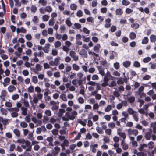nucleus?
<instances>
[{
	"mask_svg": "<svg viewBox=\"0 0 156 156\" xmlns=\"http://www.w3.org/2000/svg\"><path fill=\"white\" fill-rule=\"evenodd\" d=\"M148 38L147 37H145L144 38L142 39V43L143 44H147L148 42Z\"/></svg>",
	"mask_w": 156,
	"mask_h": 156,
	"instance_id": "49",
	"label": "nucleus"
},
{
	"mask_svg": "<svg viewBox=\"0 0 156 156\" xmlns=\"http://www.w3.org/2000/svg\"><path fill=\"white\" fill-rule=\"evenodd\" d=\"M66 24L69 27H71L72 25V23L70 20V18H67L65 20Z\"/></svg>",
	"mask_w": 156,
	"mask_h": 156,
	"instance_id": "35",
	"label": "nucleus"
},
{
	"mask_svg": "<svg viewBox=\"0 0 156 156\" xmlns=\"http://www.w3.org/2000/svg\"><path fill=\"white\" fill-rule=\"evenodd\" d=\"M13 132L14 134L17 137L20 136V131L17 129H15L13 130Z\"/></svg>",
	"mask_w": 156,
	"mask_h": 156,
	"instance_id": "38",
	"label": "nucleus"
},
{
	"mask_svg": "<svg viewBox=\"0 0 156 156\" xmlns=\"http://www.w3.org/2000/svg\"><path fill=\"white\" fill-rule=\"evenodd\" d=\"M128 101L131 103H133L135 101V97L134 96H131L128 98Z\"/></svg>",
	"mask_w": 156,
	"mask_h": 156,
	"instance_id": "45",
	"label": "nucleus"
},
{
	"mask_svg": "<svg viewBox=\"0 0 156 156\" xmlns=\"http://www.w3.org/2000/svg\"><path fill=\"white\" fill-rule=\"evenodd\" d=\"M108 126L109 128L113 129L115 127V124L114 123L111 122L108 123Z\"/></svg>",
	"mask_w": 156,
	"mask_h": 156,
	"instance_id": "58",
	"label": "nucleus"
},
{
	"mask_svg": "<svg viewBox=\"0 0 156 156\" xmlns=\"http://www.w3.org/2000/svg\"><path fill=\"white\" fill-rule=\"evenodd\" d=\"M24 120L27 122H30L31 120L30 115H28L26 116L24 118Z\"/></svg>",
	"mask_w": 156,
	"mask_h": 156,
	"instance_id": "59",
	"label": "nucleus"
},
{
	"mask_svg": "<svg viewBox=\"0 0 156 156\" xmlns=\"http://www.w3.org/2000/svg\"><path fill=\"white\" fill-rule=\"evenodd\" d=\"M32 82L34 84L37 83L38 82V78L37 77L35 76H32Z\"/></svg>",
	"mask_w": 156,
	"mask_h": 156,
	"instance_id": "29",
	"label": "nucleus"
},
{
	"mask_svg": "<svg viewBox=\"0 0 156 156\" xmlns=\"http://www.w3.org/2000/svg\"><path fill=\"white\" fill-rule=\"evenodd\" d=\"M131 27L132 28L136 29L139 27V25L136 23H134L131 25Z\"/></svg>",
	"mask_w": 156,
	"mask_h": 156,
	"instance_id": "52",
	"label": "nucleus"
},
{
	"mask_svg": "<svg viewBox=\"0 0 156 156\" xmlns=\"http://www.w3.org/2000/svg\"><path fill=\"white\" fill-rule=\"evenodd\" d=\"M147 147L149 149H152L154 147V144L152 141H150L147 144Z\"/></svg>",
	"mask_w": 156,
	"mask_h": 156,
	"instance_id": "34",
	"label": "nucleus"
},
{
	"mask_svg": "<svg viewBox=\"0 0 156 156\" xmlns=\"http://www.w3.org/2000/svg\"><path fill=\"white\" fill-rule=\"evenodd\" d=\"M44 113L46 116L48 117L51 116L52 115L51 111L49 109L46 110L44 111Z\"/></svg>",
	"mask_w": 156,
	"mask_h": 156,
	"instance_id": "39",
	"label": "nucleus"
},
{
	"mask_svg": "<svg viewBox=\"0 0 156 156\" xmlns=\"http://www.w3.org/2000/svg\"><path fill=\"white\" fill-rule=\"evenodd\" d=\"M101 46L100 44H98L95 45L93 48L94 50L96 52H98L99 51Z\"/></svg>",
	"mask_w": 156,
	"mask_h": 156,
	"instance_id": "27",
	"label": "nucleus"
},
{
	"mask_svg": "<svg viewBox=\"0 0 156 156\" xmlns=\"http://www.w3.org/2000/svg\"><path fill=\"white\" fill-rule=\"evenodd\" d=\"M19 95L17 94H13L11 97V99L13 100H16L19 98Z\"/></svg>",
	"mask_w": 156,
	"mask_h": 156,
	"instance_id": "55",
	"label": "nucleus"
},
{
	"mask_svg": "<svg viewBox=\"0 0 156 156\" xmlns=\"http://www.w3.org/2000/svg\"><path fill=\"white\" fill-rule=\"evenodd\" d=\"M78 101L79 104H83L84 103V99L82 97H79L78 99Z\"/></svg>",
	"mask_w": 156,
	"mask_h": 156,
	"instance_id": "61",
	"label": "nucleus"
},
{
	"mask_svg": "<svg viewBox=\"0 0 156 156\" xmlns=\"http://www.w3.org/2000/svg\"><path fill=\"white\" fill-rule=\"evenodd\" d=\"M134 120L136 122H137L139 120V117L138 116V114L136 112L133 115H132Z\"/></svg>",
	"mask_w": 156,
	"mask_h": 156,
	"instance_id": "26",
	"label": "nucleus"
},
{
	"mask_svg": "<svg viewBox=\"0 0 156 156\" xmlns=\"http://www.w3.org/2000/svg\"><path fill=\"white\" fill-rule=\"evenodd\" d=\"M136 37V34L135 33L133 32H131L129 34V37L132 39H134Z\"/></svg>",
	"mask_w": 156,
	"mask_h": 156,
	"instance_id": "53",
	"label": "nucleus"
},
{
	"mask_svg": "<svg viewBox=\"0 0 156 156\" xmlns=\"http://www.w3.org/2000/svg\"><path fill=\"white\" fill-rule=\"evenodd\" d=\"M5 105L6 107L8 108H11L12 106V103L9 101H6Z\"/></svg>",
	"mask_w": 156,
	"mask_h": 156,
	"instance_id": "60",
	"label": "nucleus"
},
{
	"mask_svg": "<svg viewBox=\"0 0 156 156\" xmlns=\"http://www.w3.org/2000/svg\"><path fill=\"white\" fill-rule=\"evenodd\" d=\"M60 59V58L59 57H58L55 58L54 60H51L49 61V63L52 70H56V67H54L53 68H51V67L55 66H57L59 64Z\"/></svg>",
	"mask_w": 156,
	"mask_h": 156,
	"instance_id": "4",
	"label": "nucleus"
},
{
	"mask_svg": "<svg viewBox=\"0 0 156 156\" xmlns=\"http://www.w3.org/2000/svg\"><path fill=\"white\" fill-rule=\"evenodd\" d=\"M42 66L39 64L36 65L34 68L33 69V72L36 74H38L39 71L42 70Z\"/></svg>",
	"mask_w": 156,
	"mask_h": 156,
	"instance_id": "8",
	"label": "nucleus"
},
{
	"mask_svg": "<svg viewBox=\"0 0 156 156\" xmlns=\"http://www.w3.org/2000/svg\"><path fill=\"white\" fill-rule=\"evenodd\" d=\"M0 111L2 114L5 115H7L8 112L7 110L3 108H1Z\"/></svg>",
	"mask_w": 156,
	"mask_h": 156,
	"instance_id": "30",
	"label": "nucleus"
},
{
	"mask_svg": "<svg viewBox=\"0 0 156 156\" xmlns=\"http://www.w3.org/2000/svg\"><path fill=\"white\" fill-rule=\"evenodd\" d=\"M138 131L136 129H129L128 130V134L129 136L133 135L136 136L138 135Z\"/></svg>",
	"mask_w": 156,
	"mask_h": 156,
	"instance_id": "9",
	"label": "nucleus"
},
{
	"mask_svg": "<svg viewBox=\"0 0 156 156\" xmlns=\"http://www.w3.org/2000/svg\"><path fill=\"white\" fill-rule=\"evenodd\" d=\"M96 130L98 133L100 134H102L104 133V131L102 129L98 126L96 127Z\"/></svg>",
	"mask_w": 156,
	"mask_h": 156,
	"instance_id": "36",
	"label": "nucleus"
},
{
	"mask_svg": "<svg viewBox=\"0 0 156 156\" xmlns=\"http://www.w3.org/2000/svg\"><path fill=\"white\" fill-rule=\"evenodd\" d=\"M98 69L99 71V73L102 76H103L105 74V72H104V69L102 68L100 66H98Z\"/></svg>",
	"mask_w": 156,
	"mask_h": 156,
	"instance_id": "22",
	"label": "nucleus"
},
{
	"mask_svg": "<svg viewBox=\"0 0 156 156\" xmlns=\"http://www.w3.org/2000/svg\"><path fill=\"white\" fill-rule=\"evenodd\" d=\"M150 41L151 42H154L156 41V36L155 35L152 34L150 37Z\"/></svg>",
	"mask_w": 156,
	"mask_h": 156,
	"instance_id": "41",
	"label": "nucleus"
},
{
	"mask_svg": "<svg viewBox=\"0 0 156 156\" xmlns=\"http://www.w3.org/2000/svg\"><path fill=\"white\" fill-rule=\"evenodd\" d=\"M108 153L110 156H116V154L114 153L113 151L111 150H109Z\"/></svg>",
	"mask_w": 156,
	"mask_h": 156,
	"instance_id": "64",
	"label": "nucleus"
},
{
	"mask_svg": "<svg viewBox=\"0 0 156 156\" xmlns=\"http://www.w3.org/2000/svg\"><path fill=\"white\" fill-rule=\"evenodd\" d=\"M27 91L30 93L34 92V86L32 85H30L27 88Z\"/></svg>",
	"mask_w": 156,
	"mask_h": 156,
	"instance_id": "24",
	"label": "nucleus"
},
{
	"mask_svg": "<svg viewBox=\"0 0 156 156\" xmlns=\"http://www.w3.org/2000/svg\"><path fill=\"white\" fill-rule=\"evenodd\" d=\"M54 150L55 151H52V153L53 155H56L58 153L59 151L60 150V148L58 146H56L54 147Z\"/></svg>",
	"mask_w": 156,
	"mask_h": 156,
	"instance_id": "17",
	"label": "nucleus"
},
{
	"mask_svg": "<svg viewBox=\"0 0 156 156\" xmlns=\"http://www.w3.org/2000/svg\"><path fill=\"white\" fill-rule=\"evenodd\" d=\"M21 110L22 111L21 114L24 116H25L27 114V108L24 106L21 107Z\"/></svg>",
	"mask_w": 156,
	"mask_h": 156,
	"instance_id": "20",
	"label": "nucleus"
},
{
	"mask_svg": "<svg viewBox=\"0 0 156 156\" xmlns=\"http://www.w3.org/2000/svg\"><path fill=\"white\" fill-rule=\"evenodd\" d=\"M3 81L2 84L3 86L5 87L9 84L10 81V79L9 77H6L4 79Z\"/></svg>",
	"mask_w": 156,
	"mask_h": 156,
	"instance_id": "18",
	"label": "nucleus"
},
{
	"mask_svg": "<svg viewBox=\"0 0 156 156\" xmlns=\"http://www.w3.org/2000/svg\"><path fill=\"white\" fill-rule=\"evenodd\" d=\"M77 115V112L75 110H73L71 112H66L65 113V116L62 117V119L63 121H66L69 120H73L76 118Z\"/></svg>",
	"mask_w": 156,
	"mask_h": 156,
	"instance_id": "3",
	"label": "nucleus"
},
{
	"mask_svg": "<svg viewBox=\"0 0 156 156\" xmlns=\"http://www.w3.org/2000/svg\"><path fill=\"white\" fill-rule=\"evenodd\" d=\"M37 7L34 5H32L30 7V10L31 12L33 13H35L37 10Z\"/></svg>",
	"mask_w": 156,
	"mask_h": 156,
	"instance_id": "42",
	"label": "nucleus"
},
{
	"mask_svg": "<svg viewBox=\"0 0 156 156\" xmlns=\"http://www.w3.org/2000/svg\"><path fill=\"white\" fill-rule=\"evenodd\" d=\"M50 46L51 45L49 43H46L45 44L43 49V51L45 53H48L49 52Z\"/></svg>",
	"mask_w": 156,
	"mask_h": 156,
	"instance_id": "15",
	"label": "nucleus"
},
{
	"mask_svg": "<svg viewBox=\"0 0 156 156\" xmlns=\"http://www.w3.org/2000/svg\"><path fill=\"white\" fill-rule=\"evenodd\" d=\"M98 90H95L91 92V95L95 97V99L97 100H100L102 97L101 95L98 93Z\"/></svg>",
	"mask_w": 156,
	"mask_h": 156,
	"instance_id": "10",
	"label": "nucleus"
},
{
	"mask_svg": "<svg viewBox=\"0 0 156 156\" xmlns=\"http://www.w3.org/2000/svg\"><path fill=\"white\" fill-rule=\"evenodd\" d=\"M131 62L129 61H126L123 62V65L125 67H128L130 65Z\"/></svg>",
	"mask_w": 156,
	"mask_h": 156,
	"instance_id": "51",
	"label": "nucleus"
},
{
	"mask_svg": "<svg viewBox=\"0 0 156 156\" xmlns=\"http://www.w3.org/2000/svg\"><path fill=\"white\" fill-rule=\"evenodd\" d=\"M55 47L56 48H58L60 47L61 45V43L60 41H56L54 44Z\"/></svg>",
	"mask_w": 156,
	"mask_h": 156,
	"instance_id": "48",
	"label": "nucleus"
},
{
	"mask_svg": "<svg viewBox=\"0 0 156 156\" xmlns=\"http://www.w3.org/2000/svg\"><path fill=\"white\" fill-rule=\"evenodd\" d=\"M45 8L46 12H47L48 13L51 12L52 11V8L50 6H47Z\"/></svg>",
	"mask_w": 156,
	"mask_h": 156,
	"instance_id": "44",
	"label": "nucleus"
},
{
	"mask_svg": "<svg viewBox=\"0 0 156 156\" xmlns=\"http://www.w3.org/2000/svg\"><path fill=\"white\" fill-rule=\"evenodd\" d=\"M38 3L41 4L43 6H45L47 5V1L45 0H39Z\"/></svg>",
	"mask_w": 156,
	"mask_h": 156,
	"instance_id": "50",
	"label": "nucleus"
},
{
	"mask_svg": "<svg viewBox=\"0 0 156 156\" xmlns=\"http://www.w3.org/2000/svg\"><path fill=\"white\" fill-rule=\"evenodd\" d=\"M121 145L122 146V149L124 150H127L128 148V144L125 143L124 140L122 141Z\"/></svg>",
	"mask_w": 156,
	"mask_h": 156,
	"instance_id": "19",
	"label": "nucleus"
},
{
	"mask_svg": "<svg viewBox=\"0 0 156 156\" xmlns=\"http://www.w3.org/2000/svg\"><path fill=\"white\" fill-rule=\"evenodd\" d=\"M116 14L117 15H121L123 13V11L120 8L117 9L115 11Z\"/></svg>",
	"mask_w": 156,
	"mask_h": 156,
	"instance_id": "37",
	"label": "nucleus"
},
{
	"mask_svg": "<svg viewBox=\"0 0 156 156\" xmlns=\"http://www.w3.org/2000/svg\"><path fill=\"white\" fill-rule=\"evenodd\" d=\"M122 129L119 128L117 129V134L121 137L123 138V140L126 138V135L125 133L122 132Z\"/></svg>",
	"mask_w": 156,
	"mask_h": 156,
	"instance_id": "7",
	"label": "nucleus"
},
{
	"mask_svg": "<svg viewBox=\"0 0 156 156\" xmlns=\"http://www.w3.org/2000/svg\"><path fill=\"white\" fill-rule=\"evenodd\" d=\"M16 32L17 33L20 32L25 33L26 32V30L23 27H22L20 28H18L16 29Z\"/></svg>",
	"mask_w": 156,
	"mask_h": 156,
	"instance_id": "25",
	"label": "nucleus"
},
{
	"mask_svg": "<svg viewBox=\"0 0 156 156\" xmlns=\"http://www.w3.org/2000/svg\"><path fill=\"white\" fill-rule=\"evenodd\" d=\"M69 55L75 61H78L79 60V56L76 55V52L73 50L69 51Z\"/></svg>",
	"mask_w": 156,
	"mask_h": 156,
	"instance_id": "6",
	"label": "nucleus"
},
{
	"mask_svg": "<svg viewBox=\"0 0 156 156\" xmlns=\"http://www.w3.org/2000/svg\"><path fill=\"white\" fill-rule=\"evenodd\" d=\"M70 9L73 10H75L77 9V5L74 3L70 5Z\"/></svg>",
	"mask_w": 156,
	"mask_h": 156,
	"instance_id": "54",
	"label": "nucleus"
},
{
	"mask_svg": "<svg viewBox=\"0 0 156 156\" xmlns=\"http://www.w3.org/2000/svg\"><path fill=\"white\" fill-rule=\"evenodd\" d=\"M60 98L62 100L66 102L67 101V98L66 95L64 93H62L60 95Z\"/></svg>",
	"mask_w": 156,
	"mask_h": 156,
	"instance_id": "28",
	"label": "nucleus"
},
{
	"mask_svg": "<svg viewBox=\"0 0 156 156\" xmlns=\"http://www.w3.org/2000/svg\"><path fill=\"white\" fill-rule=\"evenodd\" d=\"M82 37L83 41L85 42H88L90 41L89 37H86L85 36L83 35H82Z\"/></svg>",
	"mask_w": 156,
	"mask_h": 156,
	"instance_id": "56",
	"label": "nucleus"
},
{
	"mask_svg": "<svg viewBox=\"0 0 156 156\" xmlns=\"http://www.w3.org/2000/svg\"><path fill=\"white\" fill-rule=\"evenodd\" d=\"M114 105H113L112 106L110 105H108L105 109V112H109L112 109V108L115 107Z\"/></svg>",
	"mask_w": 156,
	"mask_h": 156,
	"instance_id": "33",
	"label": "nucleus"
},
{
	"mask_svg": "<svg viewBox=\"0 0 156 156\" xmlns=\"http://www.w3.org/2000/svg\"><path fill=\"white\" fill-rule=\"evenodd\" d=\"M49 18V16L47 14L44 15L42 17V20L44 22L47 21L48 20Z\"/></svg>",
	"mask_w": 156,
	"mask_h": 156,
	"instance_id": "40",
	"label": "nucleus"
},
{
	"mask_svg": "<svg viewBox=\"0 0 156 156\" xmlns=\"http://www.w3.org/2000/svg\"><path fill=\"white\" fill-rule=\"evenodd\" d=\"M32 21L35 24H37L39 22V19L37 16H34L32 19Z\"/></svg>",
	"mask_w": 156,
	"mask_h": 156,
	"instance_id": "46",
	"label": "nucleus"
},
{
	"mask_svg": "<svg viewBox=\"0 0 156 156\" xmlns=\"http://www.w3.org/2000/svg\"><path fill=\"white\" fill-rule=\"evenodd\" d=\"M8 110L10 112L12 118H16L18 117V114L17 112L19 111V109L17 107L11 108L8 109Z\"/></svg>",
	"mask_w": 156,
	"mask_h": 156,
	"instance_id": "5",
	"label": "nucleus"
},
{
	"mask_svg": "<svg viewBox=\"0 0 156 156\" xmlns=\"http://www.w3.org/2000/svg\"><path fill=\"white\" fill-rule=\"evenodd\" d=\"M72 67L73 69L76 71H78L80 69V66L77 64L76 63L73 64Z\"/></svg>",
	"mask_w": 156,
	"mask_h": 156,
	"instance_id": "21",
	"label": "nucleus"
},
{
	"mask_svg": "<svg viewBox=\"0 0 156 156\" xmlns=\"http://www.w3.org/2000/svg\"><path fill=\"white\" fill-rule=\"evenodd\" d=\"M34 90L37 93V95L35 93L34 94L33 96V101L34 103L37 104L38 103L39 100H41L42 99L43 95L41 93V89L38 86H36L34 88Z\"/></svg>",
	"mask_w": 156,
	"mask_h": 156,
	"instance_id": "2",
	"label": "nucleus"
},
{
	"mask_svg": "<svg viewBox=\"0 0 156 156\" xmlns=\"http://www.w3.org/2000/svg\"><path fill=\"white\" fill-rule=\"evenodd\" d=\"M79 54L83 57L87 58V51L84 49H81L79 51Z\"/></svg>",
	"mask_w": 156,
	"mask_h": 156,
	"instance_id": "13",
	"label": "nucleus"
},
{
	"mask_svg": "<svg viewBox=\"0 0 156 156\" xmlns=\"http://www.w3.org/2000/svg\"><path fill=\"white\" fill-rule=\"evenodd\" d=\"M127 112L128 114L130 115H133L136 112L132 108H129L127 109Z\"/></svg>",
	"mask_w": 156,
	"mask_h": 156,
	"instance_id": "31",
	"label": "nucleus"
},
{
	"mask_svg": "<svg viewBox=\"0 0 156 156\" xmlns=\"http://www.w3.org/2000/svg\"><path fill=\"white\" fill-rule=\"evenodd\" d=\"M16 90V87L13 85H10L7 87V90L10 93L15 91Z\"/></svg>",
	"mask_w": 156,
	"mask_h": 156,
	"instance_id": "16",
	"label": "nucleus"
},
{
	"mask_svg": "<svg viewBox=\"0 0 156 156\" xmlns=\"http://www.w3.org/2000/svg\"><path fill=\"white\" fill-rule=\"evenodd\" d=\"M32 121L35 123L37 126H39L42 124V121L41 120L38 119L35 117L33 116L31 118Z\"/></svg>",
	"mask_w": 156,
	"mask_h": 156,
	"instance_id": "11",
	"label": "nucleus"
},
{
	"mask_svg": "<svg viewBox=\"0 0 156 156\" xmlns=\"http://www.w3.org/2000/svg\"><path fill=\"white\" fill-rule=\"evenodd\" d=\"M20 126L23 128H25L27 127V124L24 121H23L20 123Z\"/></svg>",
	"mask_w": 156,
	"mask_h": 156,
	"instance_id": "63",
	"label": "nucleus"
},
{
	"mask_svg": "<svg viewBox=\"0 0 156 156\" xmlns=\"http://www.w3.org/2000/svg\"><path fill=\"white\" fill-rule=\"evenodd\" d=\"M16 142L21 144L22 148L25 149L26 151H30L32 148V145L31 142L28 140H25L23 139H18Z\"/></svg>",
	"mask_w": 156,
	"mask_h": 156,
	"instance_id": "1",
	"label": "nucleus"
},
{
	"mask_svg": "<svg viewBox=\"0 0 156 156\" xmlns=\"http://www.w3.org/2000/svg\"><path fill=\"white\" fill-rule=\"evenodd\" d=\"M17 80L20 83H23L24 80L23 77L20 76H19L17 77Z\"/></svg>",
	"mask_w": 156,
	"mask_h": 156,
	"instance_id": "57",
	"label": "nucleus"
},
{
	"mask_svg": "<svg viewBox=\"0 0 156 156\" xmlns=\"http://www.w3.org/2000/svg\"><path fill=\"white\" fill-rule=\"evenodd\" d=\"M123 105L125 106H126L127 105V103L125 101H122L120 103L116 105V108L118 110L121 109Z\"/></svg>",
	"mask_w": 156,
	"mask_h": 156,
	"instance_id": "12",
	"label": "nucleus"
},
{
	"mask_svg": "<svg viewBox=\"0 0 156 156\" xmlns=\"http://www.w3.org/2000/svg\"><path fill=\"white\" fill-rule=\"evenodd\" d=\"M83 74L81 72H79L77 74V77L80 79H81L83 78Z\"/></svg>",
	"mask_w": 156,
	"mask_h": 156,
	"instance_id": "62",
	"label": "nucleus"
},
{
	"mask_svg": "<svg viewBox=\"0 0 156 156\" xmlns=\"http://www.w3.org/2000/svg\"><path fill=\"white\" fill-rule=\"evenodd\" d=\"M55 23V20L53 18H51L48 21V25L50 26L54 25Z\"/></svg>",
	"mask_w": 156,
	"mask_h": 156,
	"instance_id": "47",
	"label": "nucleus"
},
{
	"mask_svg": "<svg viewBox=\"0 0 156 156\" xmlns=\"http://www.w3.org/2000/svg\"><path fill=\"white\" fill-rule=\"evenodd\" d=\"M22 103L23 104L24 107L26 108H29L30 106V105L28 101L24 99L22 100Z\"/></svg>",
	"mask_w": 156,
	"mask_h": 156,
	"instance_id": "23",
	"label": "nucleus"
},
{
	"mask_svg": "<svg viewBox=\"0 0 156 156\" xmlns=\"http://www.w3.org/2000/svg\"><path fill=\"white\" fill-rule=\"evenodd\" d=\"M149 132H146L145 134L144 137L145 139L147 140H150L151 137V134L152 132L151 129H149Z\"/></svg>",
	"mask_w": 156,
	"mask_h": 156,
	"instance_id": "14",
	"label": "nucleus"
},
{
	"mask_svg": "<svg viewBox=\"0 0 156 156\" xmlns=\"http://www.w3.org/2000/svg\"><path fill=\"white\" fill-rule=\"evenodd\" d=\"M58 121H59V119H55L53 116L51 117L50 119V122L53 124Z\"/></svg>",
	"mask_w": 156,
	"mask_h": 156,
	"instance_id": "32",
	"label": "nucleus"
},
{
	"mask_svg": "<svg viewBox=\"0 0 156 156\" xmlns=\"http://www.w3.org/2000/svg\"><path fill=\"white\" fill-rule=\"evenodd\" d=\"M65 4L64 2H62L61 5L58 6V9L61 11H63L64 10V6Z\"/></svg>",
	"mask_w": 156,
	"mask_h": 156,
	"instance_id": "43",
	"label": "nucleus"
}]
</instances>
